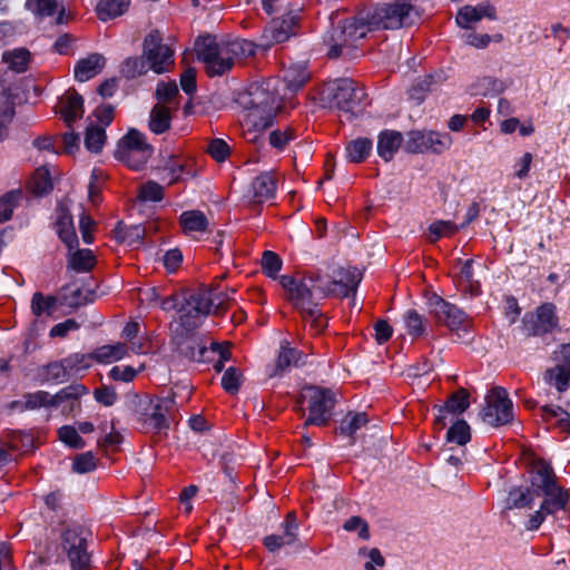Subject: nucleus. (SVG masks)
<instances>
[{
  "label": "nucleus",
  "mask_w": 570,
  "mask_h": 570,
  "mask_svg": "<svg viewBox=\"0 0 570 570\" xmlns=\"http://www.w3.org/2000/svg\"><path fill=\"white\" fill-rule=\"evenodd\" d=\"M283 79L286 88L292 92H296L309 79V72L305 63H292L285 69Z\"/></svg>",
  "instance_id": "nucleus-31"
},
{
  "label": "nucleus",
  "mask_w": 570,
  "mask_h": 570,
  "mask_svg": "<svg viewBox=\"0 0 570 570\" xmlns=\"http://www.w3.org/2000/svg\"><path fill=\"white\" fill-rule=\"evenodd\" d=\"M262 268L267 276L274 278L282 268V259L276 253L265 250L262 256Z\"/></svg>",
  "instance_id": "nucleus-58"
},
{
  "label": "nucleus",
  "mask_w": 570,
  "mask_h": 570,
  "mask_svg": "<svg viewBox=\"0 0 570 570\" xmlns=\"http://www.w3.org/2000/svg\"><path fill=\"white\" fill-rule=\"evenodd\" d=\"M35 449V439L31 433L10 431L0 438V462L17 461L24 458Z\"/></svg>",
  "instance_id": "nucleus-17"
},
{
  "label": "nucleus",
  "mask_w": 570,
  "mask_h": 570,
  "mask_svg": "<svg viewBox=\"0 0 570 570\" xmlns=\"http://www.w3.org/2000/svg\"><path fill=\"white\" fill-rule=\"evenodd\" d=\"M213 305L214 299L210 291L205 288L184 291L178 307V320L170 327L196 331L206 316L212 313Z\"/></svg>",
  "instance_id": "nucleus-7"
},
{
  "label": "nucleus",
  "mask_w": 570,
  "mask_h": 570,
  "mask_svg": "<svg viewBox=\"0 0 570 570\" xmlns=\"http://www.w3.org/2000/svg\"><path fill=\"white\" fill-rule=\"evenodd\" d=\"M20 197L19 190H12L0 198V224L11 218Z\"/></svg>",
  "instance_id": "nucleus-54"
},
{
  "label": "nucleus",
  "mask_w": 570,
  "mask_h": 570,
  "mask_svg": "<svg viewBox=\"0 0 570 570\" xmlns=\"http://www.w3.org/2000/svg\"><path fill=\"white\" fill-rule=\"evenodd\" d=\"M170 332L171 344L180 356L194 362L208 361L209 350L196 331L170 327Z\"/></svg>",
  "instance_id": "nucleus-14"
},
{
  "label": "nucleus",
  "mask_w": 570,
  "mask_h": 570,
  "mask_svg": "<svg viewBox=\"0 0 570 570\" xmlns=\"http://www.w3.org/2000/svg\"><path fill=\"white\" fill-rule=\"evenodd\" d=\"M207 151L216 161L223 163L228 157L230 149L225 140L216 138L209 142Z\"/></svg>",
  "instance_id": "nucleus-64"
},
{
  "label": "nucleus",
  "mask_w": 570,
  "mask_h": 570,
  "mask_svg": "<svg viewBox=\"0 0 570 570\" xmlns=\"http://www.w3.org/2000/svg\"><path fill=\"white\" fill-rule=\"evenodd\" d=\"M240 379L242 374L236 367H228L222 377V386L226 392L235 394L239 390Z\"/></svg>",
  "instance_id": "nucleus-62"
},
{
  "label": "nucleus",
  "mask_w": 570,
  "mask_h": 570,
  "mask_svg": "<svg viewBox=\"0 0 570 570\" xmlns=\"http://www.w3.org/2000/svg\"><path fill=\"white\" fill-rule=\"evenodd\" d=\"M153 147L137 129H130L121 139L116 151L117 157L132 169H140L153 154Z\"/></svg>",
  "instance_id": "nucleus-11"
},
{
  "label": "nucleus",
  "mask_w": 570,
  "mask_h": 570,
  "mask_svg": "<svg viewBox=\"0 0 570 570\" xmlns=\"http://www.w3.org/2000/svg\"><path fill=\"white\" fill-rule=\"evenodd\" d=\"M175 397L176 393L171 392L167 396L150 400L145 422L155 432L167 430L170 421L175 420L178 410Z\"/></svg>",
  "instance_id": "nucleus-16"
},
{
  "label": "nucleus",
  "mask_w": 570,
  "mask_h": 570,
  "mask_svg": "<svg viewBox=\"0 0 570 570\" xmlns=\"http://www.w3.org/2000/svg\"><path fill=\"white\" fill-rule=\"evenodd\" d=\"M125 354V346L122 344L117 345H104L98 347L92 354L91 358L98 362H110L120 360Z\"/></svg>",
  "instance_id": "nucleus-51"
},
{
  "label": "nucleus",
  "mask_w": 570,
  "mask_h": 570,
  "mask_svg": "<svg viewBox=\"0 0 570 570\" xmlns=\"http://www.w3.org/2000/svg\"><path fill=\"white\" fill-rule=\"evenodd\" d=\"M130 0H99L96 7L97 16L101 21H108L124 14Z\"/></svg>",
  "instance_id": "nucleus-35"
},
{
  "label": "nucleus",
  "mask_w": 570,
  "mask_h": 570,
  "mask_svg": "<svg viewBox=\"0 0 570 570\" xmlns=\"http://www.w3.org/2000/svg\"><path fill=\"white\" fill-rule=\"evenodd\" d=\"M196 52L198 59L205 63L207 75L215 77L229 71L235 60L254 56L256 45L245 39L218 43L207 36L196 40Z\"/></svg>",
  "instance_id": "nucleus-3"
},
{
  "label": "nucleus",
  "mask_w": 570,
  "mask_h": 570,
  "mask_svg": "<svg viewBox=\"0 0 570 570\" xmlns=\"http://www.w3.org/2000/svg\"><path fill=\"white\" fill-rule=\"evenodd\" d=\"M487 405L481 411L482 420L492 425L499 426L511 422L513 419L512 401L502 386H495L485 397Z\"/></svg>",
  "instance_id": "nucleus-13"
},
{
  "label": "nucleus",
  "mask_w": 570,
  "mask_h": 570,
  "mask_svg": "<svg viewBox=\"0 0 570 570\" xmlns=\"http://www.w3.org/2000/svg\"><path fill=\"white\" fill-rule=\"evenodd\" d=\"M57 303L56 296H45L41 292H36L31 298V312L37 317L43 314L50 316L57 309Z\"/></svg>",
  "instance_id": "nucleus-40"
},
{
  "label": "nucleus",
  "mask_w": 570,
  "mask_h": 570,
  "mask_svg": "<svg viewBox=\"0 0 570 570\" xmlns=\"http://www.w3.org/2000/svg\"><path fill=\"white\" fill-rule=\"evenodd\" d=\"M295 138V130L292 127H287L286 129H276L269 134V144L282 150L285 146Z\"/></svg>",
  "instance_id": "nucleus-59"
},
{
  "label": "nucleus",
  "mask_w": 570,
  "mask_h": 570,
  "mask_svg": "<svg viewBox=\"0 0 570 570\" xmlns=\"http://www.w3.org/2000/svg\"><path fill=\"white\" fill-rule=\"evenodd\" d=\"M558 325L556 306L546 303L539 306L534 314L525 315L523 330L528 336H541L550 333Z\"/></svg>",
  "instance_id": "nucleus-18"
},
{
  "label": "nucleus",
  "mask_w": 570,
  "mask_h": 570,
  "mask_svg": "<svg viewBox=\"0 0 570 570\" xmlns=\"http://www.w3.org/2000/svg\"><path fill=\"white\" fill-rule=\"evenodd\" d=\"M469 396L468 390L461 387L449 397L444 405L435 406L438 410L435 424L443 428L448 414H462L470 405Z\"/></svg>",
  "instance_id": "nucleus-24"
},
{
  "label": "nucleus",
  "mask_w": 570,
  "mask_h": 570,
  "mask_svg": "<svg viewBox=\"0 0 570 570\" xmlns=\"http://www.w3.org/2000/svg\"><path fill=\"white\" fill-rule=\"evenodd\" d=\"M365 99L364 88L350 78L330 81L322 90V100L336 108L348 121L364 111Z\"/></svg>",
  "instance_id": "nucleus-6"
},
{
  "label": "nucleus",
  "mask_w": 570,
  "mask_h": 570,
  "mask_svg": "<svg viewBox=\"0 0 570 570\" xmlns=\"http://www.w3.org/2000/svg\"><path fill=\"white\" fill-rule=\"evenodd\" d=\"M139 197L145 202H159L164 197V189L159 184L148 181L141 186Z\"/></svg>",
  "instance_id": "nucleus-63"
},
{
  "label": "nucleus",
  "mask_w": 570,
  "mask_h": 570,
  "mask_svg": "<svg viewBox=\"0 0 570 570\" xmlns=\"http://www.w3.org/2000/svg\"><path fill=\"white\" fill-rule=\"evenodd\" d=\"M32 193L38 196L45 195L52 189V181L49 170L45 167L36 169L31 183Z\"/></svg>",
  "instance_id": "nucleus-48"
},
{
  "label": "nucleus",
  "mask_w": 570,
  "mask_h": 570,
  "mask_svg": "<svg viewBox=\"0 0 570 570\" xmlns=\"http://www.w3.org/2000/svg\"><path fill=\"white\" fill-rule=\"evenodd\" d=\"M305 321L311 322V327L316 332H322L327 326V321L323 316L318 308V303H315V307H311V312L306 309H297Z\"/></svg>",
  "instance_id": "nucleus-57"
},
{
  "label": "nucleus",
  "mask_w": 570,
  "mask_h": 570,
  "mask_svg": "<svg viewBox=\"0 0 570 570\" xmlns=\"http://www.w3.org/2000/svg\"><path fill=\"white\" fill-rule=\"evenodd\" d=\"M42 377L46 382L62 383L68 381L70 375L68 374L62 360L49 363L42 368Z\"/></svg>",
  "instance_id": "nucleus-46"
},
{
  "label": "nucleus",
  "mask_w": 570,
  "mask_h": 570,
  "mask_svg": "<svg viewBox=\"0 0 570 570\" xmlns=\"http://www.w3.org/2000/svg\"><path fill=\"white\" fill-rule=\"evenodd\" d=\"M403 137L401 132L395 130H384L379 135L377 154L385 161H390L394 154L399 150Z\"/></svg>",
  "instance_id": "nucleus-30"
},
{
  "label": "nucleus",
  "mask_w": 570,
  "mask_h": 570,
  "mask_svg": "<svg viewBox=\"0 0 570 570\" xmlns=\"http://www.w3.org/2000/svg\"><path fill=\"white\" fill-rule=\"evenodd\" d=\"M307 401L308 416L304 422V426L327 425L336 403L335 393L325 387L309 385L304 387L301 401Z\"/></svg>",
  "instance_id": "nucleus-9"
},
{
  "label": "nucleus",
  "mask_w": 570,
  "mask_h": 570,
  "mask_svg": "<svg viewBox=\"0 0 570 570\" xmlns=\"http://www.w3.org/2000/svg\"><path fill=\"white\" fill-rule=\"evenodd\" d=\"M59 440L72 449H82L85 446L83 439L79 435L78 430L73 425H63L58 429Z\"/></svg>",
  "instance_id": "nucleus-52"
},
{
  "label": "nucleus",
  "mask_w": 570,
  "mask_h": 570,
  "mask_svg": "<svg viewBox=\"0 0 570 570\" xmlns=\"http://www.w3.org/2000/svg\"><path fill=\"white\" fill-rule=\"evenodd\" d=\"M122 442V435L117 431L107 433L102 439L99 440V445L104 449L109 460H114L111 454L119 450Z\"/></svg>",
  "instance_id": "nucleus-61"
},
{
  "label": "nucleus",
  "mask_w": 570,
  "mask_h": 570,
  "mask_svg": "<svg viewBox=\"0 0 570 570\" xmlns=\"http://www.w3.org/2000/svg\"><path fill=\"white\" fill-rule=\"evenodd\" d=\"M361 281L362 273L356 267H340L333 272L332 284L340 297L354 295Z\"/></svg>",
  "instance_id": "nucleus-22"
},
{
  "label": "nucleus",
  "mask_w": 570,
  "mask_h": 570,
  "mask_svg": "<svg viewBox=\"0 0 570 570\" xmlns=\"http://www.w3.org/2000/svg\"><path fill=\"white\" fill-rule=\"evenodd\" d=\"M149 67L146 62V59L144 55H141L140 57L127 58L121 65L120 72L127 79H134L146 73Z\"/></svg>",
  "instance_id": "nucleus-44"
},
{
  "label": "nucleus",
  "mask_w": 570,
  "mask_h": 570,
  "mask_svg": "<svg viewBox=\"0 0 570 570\" xmlns=\"http://www.w3.org/2000/svg\"><path fill=\"white\" fill-rule=\"evenodd\" d=\"M88 392V389L82 384H71L61 389L57 394L50 395V406L57 407L65 402H69L68 412H72L80 406L79 399Z\"/></svg>",
  "instance_id": "nucleus-28"
},
{
  "label": "nucleus",
  "mask_w": 570,
  "mask_h": 570,
  "mask_svg": "<svg viewBox=\"0 0 570 570\" xmlns=\"http://www.w3.org/2000/svg\"><path fill=\"white\" fill-rule=\"evenodd\" d=\"M452 145V138L446 132L413 130L407 135L405 149L412 154L432 151L441 154Z\"/></svg>",
  "instance_id": "nucleus-15"
},
{
  "label": "nucleus",
  "mask_w": 570,
  "mask_h": 570,
  "mask_svg": "<svg viewBox=\"0 0 570 570\" xmlns=\"http://www.w3.org/2000/svg\"><path fill=\"white\" fill-rule=\"evenodd\" d=\"M277 180L272 171H265L255 177L250 184V198L255 204H263L275 197Z\"/></svg>",
  "instance_id": "nucleus-23"
},
{
  "label": "nucleus",
  "mask_w": 570,
  "mask_h": 570,
  "mask_svg": "<svg viewBox=\"0 0 570 570\" xmlns=\"http://www.w3.org/2000/svg\"><path fill=\"white\" fill-rule=\"evenodd\" d=\"M306 357L307 356L303 352L289 346V343L284 341L281 344L275 364L268 372V376L275 377L289 371L292 367L303 366L306 364Z\"/></svg>",
  "instance_id": "nucleus-20"
},
{
  "label": "nucleus",
  "mask_w": 570,
  "mask_h": 570,
  "mask_svg": "<svg viewBox=\"0 0 570 570\" xmlns=\"http://www.w3.org/2000/svg\"><path fill=\"white\" fill-rule=\"evenodd\" d=\"M371 31L367 23L361 19V11L356 17L340 21L326 39L330 46L328 56L338 58L352 56L358 40L363 39Z\"/></svg>",
  "instance_id": "nucleus-8"
},
{
  "label": "nucleus",
  "mask_w": 570,
  "mask_h": 570,
  "mask_svg": "<svg viewBox=\"0 0 570 570\" xmlns=\"http://www.w3.org/2000/svg\"><path fill=\"white\" fill-rule=\"evenodd\" d=\"M142 55L149 69L158 75L169 71L174 65V51L163 43V38L158 30H153L145 37Z\"/></svg>",
  "instance_id": "nucleus-12"
},
{
  "label": "nucleus",
  "mask_w": 570,
  "mask_h": 570,
  "mask_svg": "<svg viewBox=\"0 0 570 570\" xmlns=\"http://www.w3.org/2000/svg\"><path fill=\"white\" fill-rule=\"evenodd\" d=\"M184 233L205 232L208 227V219L200 210H186L179 217Z\"/></svg>",
  "instance_id": "nucleus-38"
},
{
  "label": "nucleus",
  "mask_w": 570,
  "mask_h": 570,
  "mask_svg": "<svg viewBox=\"0 0 570 570\" xmlns=\"http://www.w3.org/2000/svg\"><path fill=\"white\" fill-rule=\"evenodd\" d=\"M31 60V53L26 48H16L6 50L2 53V61L8 65V68L14 72L21 73L28 69Z\"/></svg>",
  "instance_id": "nucleus-34"
},
{
  "label": "nucleus",
  "mask_w": 570,
  "mask_h": 570,
  "mask_svg": "<svg viewBox=\"0 0 570 570\" xmlns=\"http://www.w3.org/2000/svg\"><path fill=\"white\" fill-rule=\"evenodd\" d=\"M429 306L436 321L452 331L459 330L468 322V317L462 309L438 295H433L429 299Z\"/></svg>",
  "instance_id": "nucleus-19"
},
{
  "label": "nucleus",
  "mask_w": 570,
  "mask_h": 570,
  "mask_svg": "<svg viewBox=\"0 0 570 570\" xmlns=\"http://www.w3.org/2000/svg\"><path fill=\"white\" fill-rule=\"evenodd\" d=\"M459 226L450 220H436L429 226V238L431 243L444 236H451L459 230Z\"/></svg>",
  "instance_id": "nucleus-50"
},
{
  "label": "nucleus",
  "mask_w": 570,
  "mask_h": 570,
  "mask_svg": "<svg viewBox=\"0 0 570 570\" xmlns=\"http://www.w3.org/2000/svg\"><path fill=\"white\" fill-rule=\"evenodd\" d=\"M483 17L495 18V9L489 2L480 3L476 7L465 6L461 8L455 17L456 23L462 28H470L472 23L480 21Z\"/></svg>",
  "instance_id": "nucleus-26"
},
{
  "label": "nucleus",
  "mask_w": 570,
  "mask_h": 570,
  "mask_svg": "<svg viewBox=\"0 0 570 570\" xmlns=\"http://www.w3.org/2000/svg\"><path fill=\"white\" fill-rule=\"evenodd\" d=\"M106 65V58L100 53H91L80 59L75 66V78L85 82L99 75Z\"/></svg>",
  "instance_id": "nucleus-27"
},
{
  "label": "nucleus",
  "mask_w": 570,
  "mask_h": 570,
  "mask_svg": "<svg viewBox=\"0 0 570 570\" xmlns=\"http://www.w3.org/2000/svg\"><path fill=\"white\" fill-rule=\"evenodd\" d=\"M407 333L413 337L424 334L425 327L422 316L415 309H409L404 315Z\"/></svg>",
  "instance_id": "nucleus-56"
},
{
  "label": "nucleus",
  "mask_w": 570,
  "mask_h": 570,
  "mask_svg": "<svg viewBox=\"0 0 570 570\" xmlns=\"http://www.w3.org/2000/svg\"><path fill=\"white\" fill-rule=\"evenodd\" d=\"M547 381L554 385L559 392L567 390L570 382V368L560 363L546 372Z\"/></svg>",
  "instance_id": "nucleus-42"
},
{
  "label": "nucleus",
  "mask_w": 570,
  "mask_h": 570,
  "mask_svg": "<svg viewBox=\"0 0 570 570\" xmlns=\"http://www.w3.org/2000/svg\"><path fill=\"white\" fill-rule=\"evenodd\" d=\"M470 426L463 420H458L446 432V440L459 445H464L470 441Z\"/></svg>",
  "instance_id": "nucleus-49"
},
{
  "label": "nucleus",
  "mask_w": 570,
  "mask_h": 570,
  "mask_svg": "<svg viewBox=\"0 0 570 570\" xmlns=\"http://www.w3.org/2000/svg\"><path fill=\"white\" fill-rule=\"evenodd\" d=\"M343 529L347 532L357 531L358 538L368 540L371 538L370 525L365 519L360 515H353L343 523Z\"/></svg>",
  "instance_id": "nucleus-55"
},
{
  "label": "nucleus",
  "mask_w": 570,
  "mask_h": 570,
  "mask_svg": "<svg viewBox=\"0 0 570 570\" xmlns=\"http://www.w3.org/2000/svg\"><path fill=\"white\" fill-rule=\"evenodd\" d=\"M534 498L538 497L532 491L531 485L529 488H513L509 491L508 497L505 499V508L509 510L531 508Z\"/></svg>",
  "instance_id": "nucleus-33"
},
{
  "label": "nucleus",
  "mask_w": 570,
  "mask_h": 570,
  "mask_svg": "<svg viewBox=\"0 0 570 570\" xmlns=\"http://www.w3.org/2000/svg\"><path fill=\"white\" fill-rule=\"evenodd\" d=\"M59 112L68 126L83 115V98L76 89L70 88L59 100Z\"/></svg>",
  "instance_id": "nucleus-25"
},
{
  "label": "nucleus",
  "mask_w": 570,
  "mask_h": 570,
  "mask_svg": "<svg viewBox=\"0 0 570 570\" xmlns=\"http://www.w3.org/2000/svg\"><path fill=\"white\" fill-rule=\"evenodd\" d=\"M542 417L544 421L549 422L551 419H558L557 425L558 428L564 432L570 434V414L564 411L560 406L553 405H544L541 406Z\"/></svg>",
  "instance_id": "nucleus-41"
},
{
  "label": "nucleus",
  "mask_w": 570,
  "mask_h": 570,
  "mask_svg": "<svg viewBox=\"0 0 570 570\" xmlns=\"http://www.w3.org/2000/svg\"><path fill=\"white\" fill-rule=\"evenodd\" d=\"M26 7L39 17H50L58 8L57 0H27Z\"/></svg>",
  "instance_id": "nucleus-53"
},
{
  "label": "nucleus",
  "mask_w": 570,
  "mask_h": 570,
  "mask_svg": "<svg viewBox=\"0 0 570 570\" xmlns=\"http://www.w3.org/2000/svg\"><path fill=\"white\" fill-rule=\"evenodd\" d=\"M106 140L104 127L90 124L86 129L85 146L91 153H99Z\"/></svg>",
  "instance_id": "nucleus-43"
},
{
  "label": "nucleus",
  "mask_w": 570,
  "mask_h": 570,
  "mask_svg": "<svg viewBox=\"0 0 570 570\" xmlns=\"http://www.w3.org/2000/svg\"><path fill=\"white\" fill-rule=\"evenodd\" d=\"M528 473L532 491L543 498L527 525L528 530H538L547 515L566 510L570 495L567 489L558 484L552 465H530Z\"/></svg>",
  "instance_id": "nucleus-2"
},
{
  "label": "nucleus",
  "mask_w": 570,
  "mask_h": 570,
  "mask_svg": "<svg viewBox=\"0 0 570 570\" xmlns=\"http://www.w3.org/2000/svg\"><path fill=\"white\" fill-rule=\"evenodd\" d=\"M237 102L246 111L245 136L250 141H256L257 134L272 126L276 114L282 108L281 99L271 82L249 85L244 92L239 94Z\"/></svg>",
  "instance_id": "nucleus-1"
},
{
  "label": "nucleus",
  "mask_w": 570,
  "mask_h": 570,
  "mask_svg": "<svg viewBox=\"0 0 570 570\" xmlns=\"http://www.w3.org/2000/svg\"><path fill=\"white\" fill-rule=\"evenodd\" d=\"M88 531L80 525H71L61 533V549L67 554L72 570H87L89 553L87 551Z\"/></svg>",
  "instance_id": "nucleus-10"
},
{
  "label": "nucleus",
  "mask_w": 570,
  "mask_h": 570,
  "mask_svg": "<svg viewBox=\"0 0 570 570\" xmlns=\"http://www.w3.org/2000/svg\"><path fill=\"white\" fill-rule=\"evenodd\" d=\"M476 92L483 96H494L503 92L508 85L494 77H482L476 81Z\"/></svg>",
  "instance_id": "nucleus-45"
},
{
  "label": "nucleus",
  "mask_w": 570,
  "mask_h": 570,
  "mask_svg": "<svg viewBox=\"0 0 570 570\" xmlns=\"http://www.w3.org/2000/svg\"><path fill=\"white\" fill-rule=\"evenodd\" d=\"M114 235L117 242L135 246L141 243L145 236V228L141 225L128 226L119 222L114 229Z\"/></svg>",
  "instance_id": "nucleus-32"
},
{
  "label": "nucleus",
  "mask_w": 570,
  "mask_h": 570,
  "mask_svg": "<svg viewBox=\"0 0 570 570\" xmlns=\"http://www.w3.org/2000/svg\"><path fill=\"white\" fill-rule=\"evenodd\" d=\"M96 265V258L90 249H78L69 252L68 268L77 273H87Z\"/></svg>",
  "instance_id": "nucleus-37"
},
{
  "label": "nucleus",
  "mask_w": 570,
  "mask_h": 570,
  "mask_svg": "<svg viewBox=\"0 0 570 570\" xmlns=\"http://www.w3.org/2000/svg\"><path fill=\"white\" fill-rule=\"evenodd\" d=\"M296 23L297 17L291 13L272 20L263 32V38L266 40L265 45L272 46L288 40L295 33Z\"/></svg>",
  "instance_id": "nucleus-21"
},
{
  "label": "nucleus",
  "mask_w": 570,
  "mask_h": 570,
  "mask_svg": "<svg viewBox=\"0 0 570 570\" xmlns=\"http://www.w3.org/2000/svg\"><path fill=\"white\" fill-rule=\"evenodd\" d=\"M281 284L286 291L287 301L296 309L311 312V307L314 308L320 299L336 296L332 279L325 278L318 272L306 273L301 279L283 275Z\"/></svg>",
  "instance_id": "nucleus-4"
},
{
  "label": "nucleus",
  "mask_w": 570,
  "mask_h": 570,
  "mask_svg": "<svg viewBox=\"0 0 570 570\" xmlns=\"http://www.w3.org/2000/svg\"><path fill=\"white\" fill-rule=\"evenodd\" d=\"M90 355L75 353L62 358V362L70 377H73L90 367Z\"/></svg>",
  "instance_id": "nucleus-47"
},
{
  "label": "nucleus",
  "mask_w": 570,
  "mask_h": 570,
  "mask_svg": "<svg viewBox=\"0 0 570 570\" xmlns=\"http://www.w3.org/2000/svg\"><path fill=\"white\" fill-rule=\"evenodd\" d=\"M23 409L36 410L41 406H50V394L46 391H38L23 395Z\"/></svg>",
  "instance_id": "nucleus-60"
},
{
  "label": "nucleus",
  "mask_w": 570,
  "mask_h": 570,
  "mask_svg": "<svg viewBox=\"0 0 570 570\" xmlns=\"http://www.w3.org/2000/svg\"><path fill=\"white\" fill-rule=\"evenodd\" d=\"M422 18V10L410 0H394L361 11V19L372 30H395L416 24Z\"/></svg>",
  "instance_id": "nucleus-5"
},
{
  "label": "nucleus",
  "mask_w": 570,
  "mask_h": 570,
  "mask_svg": "<svg viewBox=\"0 0 570 570\" xmlns=\"http://www.w3.org/2000/svg\"><path fill=\"white\" fill-rule=\"evenodd\" d=\"M367 415L364 412H348L341 421L338 432L341 435L354 440L357 432L367 424Z\"/></svg>",
  "instance_id": "nucleus-36"
},
{
  "label": "nucleus",
  "mask_w": 570,
  "mask_h": 570,
  "mask_svg": "<svg viewBox=\"0 0 570 570\" xmlns=\"http://www.w3.org/2000/svg\"><path fill=\"white\" fill-rule=\"evenodd\" d=\"M171 118L170 108L158 102L150 110L148 128L155 135H161L170 129Z\"/></svg>",
  "instance_id": "nucleus-29"
},
{
  "label": "nucleus",
  "mask_w": 570,
  "mask_h": 570,
  "mask_svg": "<svg viewBox=\"0 0 570 570\" xmlns=\"http://www.w3.org/2000/svg\"><path fill=\"white\" fill-rule=\"evenodd\" d=\"M373 148L372 140L365 137H360L351 140L345 148L346 157L351 163H363Z\"/></svg>",
  "instance_id": "nucleus-39"
}]
</instances>
